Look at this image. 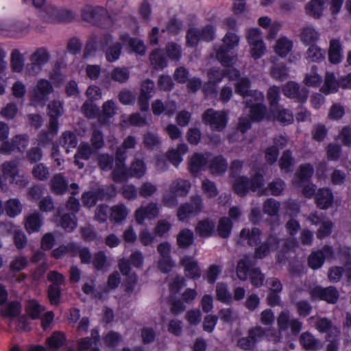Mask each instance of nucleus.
<instances>
[{
    "label": "nucleus",
    "mask_w": 351,
    "mask_h": 351,
    "mask_svg": "<svg viewBox=\"0 0 351 351\" xmlns=\"http://www.w3.org/2000/svg\"><path fill=\"white\" fill-rule=\"evenodd\" d=\"M256 263L254 258L245 255L238 261L236 273L237 277L243 281L246 280L249 275L251 283L254 287H260L263 285L265 277L259 267H253Z\"/></svg>",
    "instance_id": "obj_1"
},
{
    "label": "nucleus",
    "mask_w": 351,
    "mask_h": 351,
    "mask_svg": "<svg viewBox=\"0 0 351 351\" xmlns=\"http://www.w3.org/2000/svg\"><path fill=\"white\" fill-rule=\"evenodd\" d=\"M82 19L89 23L108 28L112 25L108 11L104 7L86 5L81 11Z\"/></svg>",
    "instance_id": "obj_2"
},
{
    "label": "nucleus",
    "mask_w": 351,
    "mask_h": 351,
    "mask_svg": "<svg viewBox=\"0 0 351 351\" xmlns=\"http://www.w3.org/2000/svg\"><path fill=\"white\" fill-rule=\"evenodd\" d=\"M222 41L223 44L217 50L216 58L223 66H229L234 63V57L229 51L238 45L239 38L235 34L228 32Z\"/></svg>",
    "instance_id": "obj_3"
},
{
    "label": "nucleus",
    "mask_w": 351,
    "mask_h": 351,
    "mask_svg": "<svg viewBox=\"0 0 351 351\" xmlns=\"http://www.w3.org/2000/svg\"><path fill=\"white\" fill-rule=\"evenodd\" d=\"M308 321L314 324L315 329L319 332L326 334L328 339H335L341 334L340 328L328 317L314 315L309 317Z\"/></svg>",
    "instance_id": "obj_4"
},
{
    "label": "nucleus",
    "mask_w": 351,
    "mask_h": 351,
    "mask_svg": "<svg viewBox=\"0 0 351 351\" xmlns=\"http://www.w3.org/2000/svg\"><path fill=\"white\" fill-rule=\"evenodd\" d=\"M202 121L212 130L221 132L227 125V114L224 111L209 108L202 114Z\"/></svg>",
    "instance_id": "obj_5"
},
{
    "label": "nucleus",
    "mask_w": 351,
    "mask_h": 351,
    "mask_svg": "<svg viewBox=\"0 0 351 351\" xmlns=\"http://www.w3.org/2000/svg\"><path fill=\"white\" fill-rule=\"evenodd\" d=\"M234 90L237 94L245 99V101L254 98H256L258 101L264 100V95L261 92L250 89V81L246 77L238 79L234 84Z\"/></svg>",
    "instance_id": "obj_6"
},
{
    "label": "nucleus",
    "mask_w": 351,
    "mask_h": 351,
    "mask_svg": "<svg viewBox=\"0 0 351 351\" xmlns=\"http://www.w3.org/2000/svg\"><path fill=\"white\" fill-rule=\"evenodd\" d=\"M160 208L156 202H149L141 205L134 212V219L139 225H143L145 219H154L158 217Z\"/></svg>",
    "instance_id": "obj_7"
},
{
    "label": "nucleus",
    "mask_w": 351,
    "mask_h": 351,
    "mask_svg": "<svg viewBox=\"0 0 351 351\" xmlns=\"http://www.w3.org/2000/svg\"><path fill=\"white\" fill-rule=\"evenodd\" d=\"M310 295L315 300H321L328 304H336L339 300V293L332 286L328 287H316L310 291Z\"/></svg>",
    "instance_id": "obj_8"
},
{
    "label": "nucleus",
    "mask_w": 351,
    "mask_h": 351,
    "mask_svg": "<svg viewBox=\"0 0 351 351\" xmlns=\"http://www.w3.org/2000/svg\"><path fill=\"white\" fill-rule=\"evenodd\" d=\"M280 239L276 235L271 234L260 245L256 247L254 255L252 256L255 261L263 259L270 254L279 247Z\"/></svg>",
    "instance_id": "obj_9"
},
{
    "label": "nucleus",
    "mask_w": 351,
    "mask_h": 351,
    "mask_svg": "<svg viewBox=\"0 0 351 351\" xmlns=\"http://www.w3.org/2000/svg\"><path fill=\"white\" fill-rule=\"evenodd\" d=\"M333 255L332 248L325 245L322 249L313 251L308 258V265L313 269L320 268L326 258Z\"/></svg>",
    "instance_id": "obj_10"
},
{
    "label": "nucleus",
    "mask_w": 351,
    "mask_h": 351,
    "mask_svg": "<svg viewBox=\"0 0 351 351\" xmlns=\"http://www.w3.org/2000/svg\"><path fill=\"white\" fill-rule=\"evenodd\" d=\"M53 86L51 83L44 79L38 81L32 93V100L40 104H44L48 99V95L52 93Z\"/></svg>",
    "instance_id": "obj_11"
},
{
    "label": "nucleus",
    "mask_w": 351,
    "mask_h": 351,
    "mask_svg": "<svg viewBox=\"0 0 351 351\" xmlns=\"http://www.w3.org/2000/svg\"><path fill=\"white\" fill-rule=\"evenodd\" d=\"M261 232L257 228H243L237 239V243L241 245L255 246L261 241Z\"/></svg>",
    "instance_id": "obj_12"
},
{
    "label": "nucleus",
    "mask_w": 351,
    "mask_h": 351,
    "mask_svg": "<svg viewBox=\"0 0 351 351\" xmlns=\"http://www.w3.org/2000/svg\"><path fill=\"white\" fill-rule=\"evenodd\" d=\"M285 96L289 98L297 99L300 102L307 99L308 91L305 88H300L299 84L294 82H287L282 88Z\"/></svg>",
    "instance_id": "obj_13"
},
{
    "label": "nucleus",
    "mask_w": 351,
    "mask_h": 351,
    "mask_svg": "<svg viewBox=\"0 0 351 351\" xmlns=\"http://www.w3.org/2000/svg\"><path fill=\"white\" fill-rule=\"evenodd\" d=\"M180 264L184 267L186 277L195 279L201 276V270L198 263L193 257L189 256L182 257Z\"/></svg>",
    "instance_id": "obj_14"
},
{
    "label": "nucleus",
    "mask_w": 351,
    "mask_h": 351,
    "mask_svg": "<svg viewBox=\"0 0 351 351\" xmlns=\"http://www.w3.org/2000/svg\"><path fill=\"white\" fill-rule=\"evenodd\" d=\"M137 144L136 138L133 136H127L122 144L117 149L116 161L118 165H124L127 158V150L134 149Z\"/></svg>",
    "instance_id": "obj_15"
},
{
    "label": "nucleus",
    "mask_w": 351,
    "mask_h": 351,
    "mask_svg": "<svg viewBox=\"0 0 351 351\" xmlns=\"http://www.w3.org/2000/svg\"><path fill=\"white\" fill-rule=\"evenodd\" d=\"M63 112L62 104L58 100H53L47 105V114L50 117L49 123L51 124V129L54 132L56 128H58V119Z\"/></svg>",
    "instance_id": "obj_16"
},
{
    "label": "nucleus",
    "mask_w": 351,
    "mask_h": 351,
    "mask_svg": "<svg viewBox=\"0 0 351 351\" xmlns=\"http://www.w3.org/2000/svg\"><path fill=\"white\" fill-rule=\"evenodd\" d=\"M129 208L123 204H117L110 208L109 220L114 223H121L129 214Z\"/></svg>",
    "instance_id": "obj_17"
},
{
    "label": "nucleus",
    "mask_w": 351,
    "mask_h": 351,
    "mask_svg": "<svg viewBox=\"0 0 351 351\" xmlns=\"http://www.w3.org/2000/svg\"><path fill=\"white\" fill-rule=\"evenodd\" d=\"M169 188L171 192L178 197H186L191 190V183L188 180L177 178L170 183Z\"/></svg>",
    "instance_id": "obj_18"
},
{
    "label": "nucleus",
    "mask_w": 351,
    "mask_h": 351,
    "mask_svg": "<svg viewBox=\"0 0 351 351\" xmlns=\"http://www.w3.org/2000/svg\"><path fill=\"white\" fill-rule=\"evenodd\" d=\"M147 171V167L143 158L135 156L134 160L130 164L129 169L127 170L128 176L136 178H141Z\"/></svg>",
    "instance_id": "obj_19"
},
{
    "label": "nucleus",
    "mask_w": 351,
    "mask_h": 351,
    "mask_svg": "<svg viewBox=\"0 0 351 351\" xmlns=\"http://www.w3.org/2000/svg\"><path fill=\"white\" fill-rule=\"evenodd\" d=\"M43 223L42 215L38 213L28 215L24 220V226L29 234L40 231Z\"/></svg>",
    "instance_id": "obj_20"
},
{
    "label": "nucleus",
    "mask_w": 351,
    "mask_h": 351,
    "mask_svg": "<svg viewBox=\"0 0 351 351\" xmlns=\"http://www.w3.org/2000/svg\"><path fill=\"white\" fill-rule=\"evenodd\" d=\"M106 195L105 191L101 188L93 189L82 194V203L87 207L95 206L98 200H101Z\"/></svg>",
    "instance_id": "obj_21"
},
{
    "label": "nucleus",
    "mask_w": 351,
    "mask_h": 351,
    "mask_svg": "<svg viewBox=\"0 0 351 351\" xmlns=\"http://www.w3.org/2000/svg\"><path fill=\"white\" fill-rule=\"evenodd\" d=\"M50 186L53 193L62 195L67 191L69 182L62 173H56L50 180Z\"/></svg>",
    "instance_id": "obj_22"
},
{
    "label": "nucleus",
    "mask_w": 351,
    "mask_h": 351,
    "mask_svg": "<svg viewBox=\"0 0 351 351\" xmlns=\"http://www.w3.org/2000/svg\"><path fill=\"white\" fill-rule=\"evenodd\" d=\"M93 152V148L88 143H80L77 148V152L74 156V163L80 169H82L84 164L80 162V160H88Z\"/></svg>",
    "instance_id": "obj_23"
},
{
    "label": "nucleus",
    "mask_w": 351,
    "mask_h": 351,
    "mask_svg": "<svg viewBox=\"0 0 351 351\" xmlns=\"http://www.w3.org/2000/svg\"><path fill=\"white\" fill-rule=\"evenodd\" d=\"M263 101H258L256 98L245 101L246 107L250 108V115L253 120L261 119L264 114L265 108Z\"/></svg>",
    "instance_id": "obj_24"
},
{
    "label": "nucleus",
    "mask_w": 351,
    "mask_h": 351,
    "mask_svg": "<svg viewBox=\"0 0 351 351\" xmlns=\"http://www.w3.org/2000/svg\"><path fill=\"white\" fill-rule=\"evenodd\" d=\"M317 206L322 209L329 208L333 202V195L329 189H320L315 195Z\"/></svg>",
    "instance_id": "obj_25"
},
{
    "label": "nucleus",
    "mask_w": 351,
    "mask_h": 351,
    "mask_svg": "<svg viewBox=\"0 0 351 351\" xmlns=\"http://www.w3.org/2000/svg\"><path fill=\"white\" fill-rule=\"evenodd\" d=\"M342 59V47L339 39H332L328 49V60L332 64H338Z\"/></svg>",
    "instance_id": "obj_26"
},
{
    "label": "nucleus",
    "mask_w": 351,
    "mask_h": 351,
    "mask_svg": "<svg viewBox=\"0 0 351 351\" xmlns=\"http://www.w3.org/2000/svg\"><path fill=\"white\" fill-rule=\"evenodd\" d=\"M328 1V0H311L309 1L306 7V13L315 19H319L324 11V4Z\"/></svg>",
    "instance_id": "obj_27"
},
{
    "label": "nucleus",
    "mask_w": 351,
    "mask_h": 351,
    "mask_svg": "<svg viewBox=\"0 0 351 351\" xmlns=\"http://www.w3.org/2000/svg\"><path fill=\"white\" fill-rule=\"evenodd\" d=\"M21 313V305L17 301H12L0 309V315L5 318L14 319Z\"/></svg>",
    "instance_id": "obj_28"
},
{
    "label": "nucleus",
    "mask_w": 351,
    "mask_h": 351,
    "mask_svg": "<svg viewBox=\"0 0 351 351\" xmlns=\"http://www.w3.org/2000/svg\"><path fill=\"white\" fill-rule=\"evenodd\" d=\"M209 156L210 154L207 153H196L193 155L189 165L190 171L193 174L198 173L208 162Z\"/></svg>",
    "instance_id": "obj_29"
},
{
    "label": "nucleus",
    "mask_w": 351,
    "mask_h": 351,
    "mask_svg": "<svg viewBox=\"0 0 351 351\" xmlns=\"http://www.w3.org/2000/svg\"><path fill=\"white\" fill-rule=\"evenodd\" d=\"M293 42L285 36L280 37L276 40L274 51L282 58L286 57L292 50Z\"/></svg>",
    "instance_id": "obj_30"
},
{
    "label": "nucleus",
    "mask_w": 351,
    "mask_h": 351,
    "mask_svg": "<svg viewBox=\"0 0 351 351\" xmlns=\"http://www.w3.org/2000/svg\"><path fill=\"white\" fill-rule=\"evenodd\" d=\"M326 51L317 45L312 44L305 53V58L308 62H319L325 59Z\"/></svg>",
    "instance_id": "obj_31"
},
{
    "label": "nucleus",
    "mask_w": 351,
    "mask_h": 351,
    "mask_svg": "<svg viewBox=\"0 0 351 351\" xmlns=\"http://www.w3.org/2000/svg\"><path fill=\"white\" fill-rule=\"evenodd\" d=\"M319 38V32L311 25L302 27L300 33V40L305 45L313 44Z\"/></svg>",
    "instance_id": "obj_32"
},
{
    "label": "nucleus",
    "mask_w": 351,
    "mask_h": 351,
    "mask_svg": "<svg viewBox=\"0 0 351 351\" xmlns=\"http://www.w3.org/2000/svg\"><path fill=\"white\" fill-rule=\"evenodd\" d=\"M1 170L5 178L16 180L19 173V162L14 160L5 161L1 165Z\"/></svg>",
    "instance_id": "obj_33"
},
{
    "label": "nucleus",
    "mask_w": 351,
    "mask_h": 351,
    "mask_svg": "<svg viewBox=\"0 0 351 351\" xmlns=\"http://www.w3.org/2000/svg\"><path fill=\"white\" fill-rule=\"evenodd\" d=\"M59 143L66 149L67 153H69L70 149L76 147L77 145V136L71 131H64L60 137Z\"/></svg>",
    "instance_id": "obj_34"
},
{
    "label": "nucleus",
    "mask_w": 351,
    "mask_h": 351,
    "mask_svg": "<svg viewBox=\"0 0 351 351\" xmlns=\"http://www.w3.org/2000/svg\"><path fill=\"white\" fill-rule=\"evenodd\" d=\"M50 53L46 47L37 48L29 56L30 62H35L42 66L50 60Z\"/></svg>",
    "instance_id": "obj_35"
},
{
    "label": "nucleus",
    "mask_w": 351,
    "mask_h": 351,
    "mask_svg": "<svg viewBox=\"0 0 351 351\" xmlns=\"http://www.w3.org/2000/svg\"><path fill=\"white\" fill-rule=\"evenodd\" d=\"M59 10L55 5H46L40 13L43 21L48 23H57Z\"/></svg>",
    "instance_id": "obj_36"
},
{
    "label": "nucleus",
    "mask_w": 351,
    "mask_h": 351,
    "mask_svg": "<svg viewBox=\"0 0 351 351\" xmlns=\"http://www.w3.org/2000/svg\"><path fill=\"white\" fill-rule=\"evenodd\" d=\"M130 71L126 67H115L108 73V77L114 82L123 84L130 78Z\"/></svg>",
    "instance_id": "obj_37"
},
{
    "label": "nucleus",
    "mask_w": 351,
    "mask_h": 351,
    "mask_svg": "<svg viewBox=\"0 0 351 351\" xmlns=\"http://www.w3.org/2000/svg\"><path fill=\"white\" fill-rule=\"evenodd\" d=\"M228 167L225 158L221 156L215 157L210 163L209 168L213 174H223Z\"/></svg>",
    "instance_id": "obj_38"
},
{
    "label": "nucleus",
    "mask_w": 351,
    "mask_h": 351,
    "mask_svg": "<svg viewBox=\"0 0 351 351\" xmlns=\"http://www.w3.org/2000/svg\"><path fill=\"white\" fill-rule=\"evenodd\" d=\"M10 66L12 71L16 73H20L23 69V55L17 49H14L12 51L10 55Z\"/></svg>",
    "instance_id": "obj_39"
},
{
    "label": "nucleus",
    "mask_w": 351,
    "mask_h": 351,
    "mask_svg": "<svg viewBox=\"0 0 351 351\" xmlns=\"http://www.w3.org/2000/svg\"><path fill=\"white\" fill-rule=\"evenodd\" d=\"M215 228V222L208 219L198 222L195 228L197 234L202 237H208L211 235Z\"/></svg>",
    "instance_id": "obj_40"
},
{
    "label": "nucleus",
    "mask_w": 351,
    "mask_h": 351,
    "mask_svg": "<svg viewBox=\"0 0 351 351\" xmlns=\"http://www.w3.org/2000/svg\"><path fill=\"white\" fill-rule=\"evenodd\" d=\"M339 82L337 81L332 73L326 72L324 85L322 87V90L326 94L335 93L337 90Z\"/></svg>",
    "instance_id": "obj_41"
},
{
    "label": "nucleus",
    "mask_w": 351,
    "mask_h": 351,
    "mask_svg": "<svg viewBox=\"0 0 351 351\" xmlns=\"http://www.w3.org/2000/svg\"><path fill=\"white\" fill-rule=\"evenodd\" d=\"M22 204L16 198L10 199L5 204V213L10 217H14L19 215L22 211Z\"/></svg>",
    "instance_id": "obj_42"
},
{
    "label": "nucleus",
    "mask_w": 351,
    "mask_h": 351,
    "mask_svg": "<svg viewBox=\"0 0 351 351\" xmlns=\"http://www.w3.org/2000/svg\"><path fill=\"white\" fill-rule=\"evenodd\" d=\"M235 193L240 196H245L250 189V180L244 176H238L233 183Z\"/></svg>",
    "instance_id": "obj_43"
},
{
    "label": "nucleus",
    "mask_w": 351,
    "mask_h": 351,
    "mask_svg": "<svg viewBox=\"0 0 351 351\" xmlns=\"http://www.w3.org/2000/svg\"><path fill=\"white\" fill-rule=\"evenodd\" d=\"M193 232L191 230L183 229L177 236V243L180 247L186 248L193 243Z\"/></svg>",
    "instance_id": "obj_44"
},
{
    "label": "nucleus",
    "mask_w": 351,
    "mask_h": 351,
    "mask_svg": "<svg viewBox=\"0 0 351 351\" xmlns=\"http://www.w3.org/2000/svg\"><path fill=\"white\" fill-rule=\"evenodd\" d=\"M29 23L23 21L13 22L9 25V31L15 36H22L25 35L29 32Z\"/></svg>",
    "instance_id": "obj_45"
},
{
    "label": "nucleus",
    "mask_w": 351,
    "mask_h": 351,
    "mask_svg": "<svg viewBox=\"0 0 351 351\" xmlns=\"http://www.w3.org/2000/svg\"><path fill=\"white\" fill-rule=\"evenodd\" d=\"M300 341L306 350H316L319 347V341L308 332H303L300 335Z\"/></svg>",
    "instance_id": "obj_46"
},
{
    "label": "nucleus",
    "mask_w": 351,
    "mask_h": 351,
    "mask_svg": "<svg viewBox=\"0 0 351 351\" xmlns=\"http://www.w3.org/2000/svg\"><path fill=\"white\" fill-rule=\"evenodd\" d=\"M92 263L97 270H104L110 266L108 257L103 251L98 252L93 255Z\"/></svg>",
    "instance_id": "obj_47"
},
{
    "label": "nucleus",
    "mask_w": 351,
    "mask_h": 351,
    "mask_svg": "<svg viewBox=\"0 0 351 351\" xmlns=\"http://www.w3.org/2000/svg\"><path fill=\"white\" fill-rule=\"evenodd\" d=\"M65 340L66 338L63 333L56 331L47 339L46 343L49 349H58L64 344Z\"/></svg>",
    "instance_id": "obj_48"
},
{
    "label": "nucleus",
    "mask_w": 351,
    "mask_h": 351,
    "mask_svg": "<svg viewBox=\"0 0 351 351\" xmlns=\"http://www.w3.org/2000/svg\"><path fill=\"white\" fill-rule=\"evenodd\" d=\"M138 194L141 197L147 198L154 195L158 191L156 184L149 182H143L138 189Z\"/></svg>",
    "instance_id": "obj_49"
},
{
    "label": "nucleus",
    "mask_w": 351,
    "mask_h": 351,
    "mask_svg": "<svg viewBox=\"0 0 351 351\" xmlns=\"http://www.w3.org/2000/svg\"><path fill=\"white\" fill-rule=\"evenodd\" d=\"M58 128H56V132L51 129V124L49 123L47 130H43L38 136V144L42 146L49 145L53 141L54 136L57 134Z\"/></svg>",
    "instance_id": "obj_50"
},
{
    "label": "nucleus",
    "mask_w": 351,
    "mask_h": 351,
    "mask_svg": "<svg viewBox=\"0 0 351 351\" xmlns=\"http://www.w3.org/2000/svg\"><path fill=\"white\" fill-rule=\"evenodd\" d=\"M232 228V223L230 218L224 217L219 219L217 226V232L221 237H228L231 232Z\"/></svg>",
    "instance_id": "obj_51"
},
{
    "label": "nucleus",
    "mask_w": 351,
    "mask_h": 351,
    "mask_svg": "<svg viewBox=\"0 0 351 351\" xmlns=\"http://www.w3.org/2000/svg\"><path fill=\"white\" fill-rule=\"evenodd\" d=\"M32 176L40 181L47 180L49 178V168L43 163H38L34 166L32 169Z\"/></svg>",
    "instance_id": "obj_52"
},
{
    "label": "nucleus",
    "mask_w": 351,
    "mask_h": 351,
    "mask_svg": "<svg viewBox=\"0 0 351 351\" xmlns=\"http://www.w3.org/2000/svg\"><path fill=\"white\" fill-rule=\"evenodd\" d=\"M60 225L66 232H72L77 227V219L73 213L62 216Z\"/></svg>",
    "instance_id": "obj_53"
},
{
    "label": "nucleus",
    "mask_w": 351,
    "mask_h": 351,
    "mask_svg": "<svg viewBox=\"0 0 351 351\" xmlns=\"http://www.w3.org/2000/svg\"><path fill=\"white\" fill-rule=\"evenodd\" d=\"M122 45L120 43H115L110 46L105 52L107 61L112 62L117 60L121 53Z\"/></svg>",
    "instance_id": "obj_54"
},
{
    "label": "nucleus",
    "mask_w": 351,
    "mask_h": 351,
    "mask_svg": "<svg viewBox=\"0 0 351 351\" xmlns=\"http://www.w3.org/2000/svg\"><path fill=\"white\" fill-rule=\"evenodd\" d=\"M202 190L203 193L208 198L215 197L218 195L215 184L207 178H204L202 181Z\"/></svg>",
    "instance_id": "obj_55"
},
{
    "label": "nucleus",
    "mask_w": 351,
    "mask_h": 351,
    "mask_svg": "<svg viewBox=\"0 0 351 351\" xmlns=\"http://www.w3.org/2000/svg\"><path fill=\"white\" fill-rule=\"evenodd\" d=\"M270 329H266L261 326H256L249 329L247 334L256 344L259 340L267 336V332H270Z\"/></svg>",
    "instance_id": "obj_56"
},
{
    "label": "nucleus",
    "mask_w": 351,
    "mask_h": 351,
    "mask_svg": "<svg viewBox=\"0 0 351 351\" xmlns=\"http://www.w3.org/2000/svg\"><path fill=\"white\" fill-rule=\"evenodd\" d=\"M143 143L148 149H156L160 145V141L158 135L152 132H147L143 135Z\"/></svg>",
    "instance_id": "obj_57"
},
{
    "label": "nucleus",
    "mask_w": 351,
    "mask_h": 351,
    "mask_svg": "<svg viewBox=\"0 0 351 351\" xmlns=\"http://www.w3.org/2000/svg\"><path fill=\"white\" fill-rule=\"evenodd\" d=\"M81 111L86 117L94 119L99 113V108L92 101H86L82 104Z\"/></svg>",
    "instance_id": "obj_58"
},
{
    "label": "nucleus",
    "mask_w": 351,
    "mask_h": 351,
    "mask_svg": "<svg viewBox=\"0 0 351 351\" xmlns=\"http://www.w3.org/2000/svg\"><path fill=\"white\" fill-rule=\"evenodd\" d=\"M280 208V204L274 199H267L263 204V210L265 214L270 216H275L278 214Z\"/></svg>",
    "instance_id": "obj_59"
},
{
    "label": "nucleus",
    "mask_w": 351,
    "mask_h": 351,
    "mask_svg": "<svg viewBox=\"0 0 351 351\" xmlns=\"http://www.w3.org/2000/svg\"><path fill=\"white\" fill-rule=\"evenodd\" d=\"M216 295L217 300L222 302L228 303L231 301V294L228 292L227 285L224 283H217Z\"/></svg>",
    "instance_id": "obj_60"
},
{
    "label": "nucleus",
    "mask_w": 351,
    "mask_h": 351,
    "mask_svg": "<svg viewBox=\"0 0 351 351\" xmlns=\"http://www.w3.org/2000/svg\"><path fill=\"white\" fill-rule=\"evenodd\" d=\"M91 147L95 149H100L104 146V134L99 129L95 128L90 136Z\"/></svg>",
    "instance_id": "obj_61"
},
{
    "label": "nucleus",
    "mask_w": 351,
    "mask_h": 351,
    "mask_svg": "<svg viewBox=\"0 0 351 351\" xmlns=\"http://www.w3.org/2000/svg\"><path fill=\"white\" fill-rule=\"evenodd\" d=\"M178 195L170 191L169 189L163 193L162 197V204L164 206L169 208H173L178 206Z\"/></svg>",
    "instance_id": "obj_62"
},
{
    "label": "nucleus",
    "mask_w": 351,
    "mask_h": 351,
    "mask_svg": "<svg viewBox=\"0 0 351 351\" xmlns=\"http://www.w3.org/2000/svg\"><path fill=\"white\" fill-rule=\"evenodd\" d=\"M149 58L152 64L156 69H161L167 66L165 58L158 50L152 51L150 54Z\"/></svg>",
    "instance_id": "obj_63"
},
{
    "label": "nucleus",
    "mask_w": 351,
    "mask_h": 351,
    "mask_svg": "<svg viewBox=\"0 0 351 351\" xmlns=\"http://www.w3.org/2000/svg\"><path fill=\"white\" fill-rule=\"evenodd\" d=\"M113 157L108 154H101L97 157L98 165L103 171L110 170L113 167Z\"/></svg>",
    "instance_id": "obj_64"
}]
</instances>
